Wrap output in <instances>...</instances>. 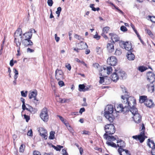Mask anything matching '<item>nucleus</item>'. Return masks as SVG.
Listing matches in <instances>:
<instances>
[{
    "mask_svg": "<svg viewBox=\"0 0 155 155\" xmlns=\"http://www.w3.org/2000/svg\"><path fill=\"white\" fill-rule=\"evenodd\" d=\"M114 107L112 105H107L104 110V115L109 121L112 122L114 118Z\"/></svg>",
    "mask_w": 155,
    "mask_h": 155,
    "instance_id": "obj_1",
    "label": "nucleus"
},
{
    "mask_svg": "<svg viewBox=\"0 0 155 155\" xmlns=\"http://www.w3.org/2000/svg\"><path fill=\"white\" fill-rule=\"evenodd\" d=\"M121 97L123 100L122 102L124 104L128 106L130 108L134 107L136 104V99L133 97H127L122 95Z\"/></svg>",
    "mask_w": 155,
    "mask_h": 155,
    "instance_id": "obj_2",
    "label": "nucleus"
},
{
    "mask_svg": "<svg viewBox=\"0 0 155 155\" xmlns=\"http://www.w3.org/2000/svg\"><path fill=\"white\" fill-rule=\"evenodd\" d=\"M22 30L21 28L18 29L15 33L14 35V41L18 46L20 45V42H21L22 40Z\"/></svg>",
    "mask_w": 155,
    "mask_h": 155,
    "instance_id": "obj_3",
    "label": "nucleus"
},
{
    "mask_svg": "<svg viewBox=\"0 0 155 155\" xmlns=\"http://www.w3.org/2000/svg\"><path fill=\"white\" fill-rule=\"evenodd\" d=\"M104 130L107 134L111 135L113 134L115 132L114 126L112 124H107L104 127Z\"/></svg>",
    "mask_w": 155,
    "mask_h": 155,
    "instance_id": "obj_4",
    "label": "nucleus"
},
{
    "mask_svg": "<svg viewBox=\"0 0 155 155\" xmlns=\"http://www.w3.org/2000/svg\"><path fill=\"white\" fill-rule=\"evenodd\" d=\"M120 45L122 48H124L128 51H130L132 50L131 44L128 42L121 41L120 43Z\"/></svg>",
    "mask_w": 155,
    "mask_h": 155,
    "instance_id": "obj_5",
    "label": "nucleus"
},
{
    "mask_svg": "<svg viewBox=\"0 0 155 155\" xmlns=\"http://www.w3.org/2000/svg\"><path fill=\"white\" fill-rule=\"evenodd\" d=\"M41 119L44 121H47L48 118V115L47 109L44 108L42 110L40 114Z\"/></svg>",
    "mask_w": 155,
    "mask_h": 155,
    "instance_id": "obj_6",
    "label": "nucleus"
},
{
    "mask_svg": "<svg viewBox=\"0 0 155 155\" xmlns=\"http://www.w3.org/2000/svg\"><path fill=\"white\" fill-rule=\"evenodd\" d=\"M147 78L150 83H153L155 81V75L151 72H149L147 74Z\"/></svg>",
    "mask_w": 155,
    "mask_h": 155,
    "instance_id": "obj_7",
    "label": "nucleus"
},
{
    "mask_svg": "<svg viewBox=\"0 0 155 155\" xmlns=\"http://www.w3.org/2000/svg\"><path fill=\"white\" fill-rule=\"evenodd\" d=\"M118 76L119 77V79H125L127 77V74L125 72L122 71L121 69H117Z\"/></svg>",
    "mask_w": 155,
    "mask_h": 155,
    "instance_id": "obj_8",
    "label": "nucleus"
},
{
    "mask_svg": "<svg viewBox=\"0 0 155 155\" xmlns=\"http://www.w3.org/2000/svg\"><path fill=\"white\" fill-rule=\"evenodd\" d=\"M107 64L111 66H114L117 64V59L114 56H111L107 59Z\"/></svg>",
    "mask_w": 155,
    "mask_h": 155,
    "instance_id": "obj_9",
    "label": "nucleus"
},
{
    "mask_svg": "<svg viewBox=\"0 0 155 155\" xmlns=\"http://www.w3.org/2000/svg\"><path fill=\"white\" fill-rule=\"evenodd\" d=\"M63 73L62 71L59 69H57L55 72V78L58 81L61 80L63 78Z\"/></svg>",
    "mask_w": 155,
    "mask_h": 155,
    "instance_id": "obj_10",
    "label": "nucleus"
},
{
    "mask_svg": "<svg viewBox=\"0 0 155 155\" xmlns=\"http://www.w3.org/2000/svg\"><path fill=\"white\" fill-rule=\"evenodd\" d=\"M38 130L39 132L40 135L45 139L47 138V131L43 128L40 127L38 128Z\"/></svg>",
    "mask_w": 155,
    "mask_h": 155,
    "instance_id": "obj_11",
    "label": "nucleus"
},
{
    "mask_svg": "<svg viewBox=\"0 0 155 155\" xmlns=\"http://www.w3.org/2000/svg\"><path fill=\"white\" fill-rule=\"evenodd\" d=\"M115 111L117 112H122L123 111H124L125 108H123L122 104H120L116 105L115 106Z\"/></svg>",
    "mask_w": 155,
    "mask_h": 155,
    "instance_id": "obj_12",
    "label": "nucleus"
},
{
    "mask_svg": "<svg viewBox=\"0 0 155 155\" xmlns=\"http://www.w3.org/2000/svg\"><path fill=\"white\" fill-rule=\"evenodd\" d=\"M144 105L149 108H151L154 106V103L152 100L151 99H147L144 102Z\"/></svg>",
    "mask_w": 155,
    "mask_h": 155,
    "instance_id": "obj_13",
    "label": "nucleus"
},
{
    "mask_svg": "<svg viewBox=\"0 0 155 155\" xmlns=\"http://www.w3.org/2000/svg\"><path fill=\"white\" fill-rule=\"evenodd\" d=\"M117 76V69H115V72L111 75L110 76L112 80L114 82H117L119 80V77Z\"/></svg>",
    "mask_w": 155,
    "mask_h": 155,
    "instance_id": "obj_14",
    "label": "nucleus"
},
{
    "mask_svg": "<svg viewBox=\"0 0 155 155\" xmlns=\"http://www.w3.org/2000/svg\"><path fill=\"white\" fill-rule=\"evenodd\" d=\"M118 152L120 155H130L127 150L123 148H119Z\"/></svg>",
    "mask_w": 155,
    "mask_h": 155,
    "instance_id": "obj_15",
    "label": "nucleus"
},
{
    "mask_svg": "<svg viewBox=\"0 0 155 155\" xmlns=\"http://www.w3.org/2000/svg\"><path fill=\"white\" fill-rule=\"evenodd\" d=\"M78 45V47L79 48V49L80 50L88 48L86 43L82 41H81Z\"/></svg>",
    "mask_w": 155,
    "mask_h": 155,
    "instance_id": "obj_16",
    "label": "nucleus"
},
{
    "mask_svg": "<svg viewBox=\"0 0 155 155\" xmlns=\"http://www.w3.org/2000/svg\"><path fill=\"white\" fill-rule=\"evenodd\" d=\"M108 134H105L104 135V137L106 140H107L109 141H114L116 140V138L113 136H108Z\"/></svg>",
    "mask_w": 155,
    "mask_h": 155,
    "instance_id": "obj_17",
    "label": "nucleus"
},
{
    "mask_svg": "<svg viewBox=\"0 0 155 155\" xmlns=\"http://www.w3.org/2000/svg\"><path fill=\"white\" fill-rule=\"evenodd\" d=\"M109 35L111 37V38L114 43L115 42L118 41L120 40L119 38L116 35L113 33H110Z\"/></svg>",
    "mask_w": 155,
    "mask_h": 155,
    "instance_id": "obj_18",
    "label": "nucleus"
},
{
    "mask_svg": "<svg viewBox=\"0 0 155 155\" xmlns=\"http://www.w3.org/2000/svg\"><path fill=\"white\" fill-rule=\"evenodd\" d=\"M133 118L135 122L137 123L140 122L141 120V116L139 113L134 114L133 116Z\"/></svg>",
    "mask_w": 155,
    "mask_h": 155,
    "instance_id": "obj_19",
    "label": "nucleus"
},
{
    "mask_svg": "<svg viewBox=\"0 0 155 155\" xmlns=\"http://www.w3.org/2000/svg\"><path fill=\"white\" fill-rule=\"evenodd\" d=\"M37 95V92L35 90L34 91L30 92L28 94V97L30 99L36 97Z\"/></svg>",
    "mask_w": 155,
    "mask_h": 155,
    "instance_id": "obj_20",
    "label": "nucleus"
},
{
    "mask_svg": "<svg viewBox=\"0 0 155 155\" xmlns=\"http://www.w3.org/2000/svg\"><path fill=\"white\" fill-rule=\"evenodd\" d=\"M24 40H30L31 38L32 34L30 32H28L23 34Z\"/></svg>",
    "mask_w": 155,
    "mask_h": 155,
    "instance_id": "obj_21",
    "label": "nucleus"
},
{
    "mask_svg": "<svg viewBox=\"0 0 155 155\" xmlns=\"http://www.w3.org/2000/svg\"><path fill=\"white\" fill-rule=\"evenodd\" d=\"M127 56L129 60H133L135 58V55L132 53L131 51H129L127 52Z\"/></svg>",
    "mask_w": 155,
    "mask_h": 155,
    "instance_id": "obj_22",
    "label": "nucleus"
},
{
    "mask_svg": "<svg viewBox=\"0 0 155 155\" xmlns=\"http://www.w3.org/2000/svg\"><path fill=\"white\" fill-rule=\"evenodd\" d=\"M22 44L26 46L32 45H33V42L30 40H23L22 41Z\"/></svg>",
    "mask_w": 155,
    "mask_h": 155,
    "instance_id": "obj_23",
    "label": "nucleus"
},
{
    "mask_svg": "<svg viewBox=\"0 0 155 155\" xmlns=\"http://www.w3.org/2000/svg\"><path fill=\"white\" fill-rule=\"evenodd\" d=\"M147 87L149 91L152 93L154 91V84L153 83H150V84L147 85Z\"/></svg>",
    "mask_w": 155,
    "mask_h": 155,
    "instance_id": "obj_24",
    "label": "nucleus"
},
{
    "mask_svg": "<svg viewBox=\"0 0 155 155\" xmlns=\"http://www.w3.org/2000/svg\"><path fill=\"white\" fill-rule=\"evenodd\" d=\"M107 48L109 52H112L114 51V46L113 44L111 43H108Z\"/></svg>",
    "mask_w": 155,
    "mask_h": 155,
    "instance_id": "obj_25",
    "label": "nucleus"
},
{
    "mask_svg": "<svg viewBox=\"0 0 155 155\" xmlns=\"http://www.w3.org/2000/svg\"><path fill=\"white\" fill-rule=\"evenodd\" d=\"M148 145L152 149V150L155 148V144L153 140H150V139L148 140Z\"/></svg>",
    "mask_w": 155,
    "mask_h": 155,
    "instance_id": "obj_26",
    "label": "nucleus"
},
{
    "mask_svg": "<svg viewBox=\"0 0 155 155\" xmlns=\"http://www.w3.org/2000/svg\"><path fill=\"white\" fill-rule=\"evenodd\" d=\"M117 146L119 147V148H123L125 146V143L122 140H120L119 142H117Z\"/></svg>",
    "mask_w": 155,
    "mask_h": 155,
    "instance_id": "obj_27",
    "label": "nucleus"
},
{
    "mask_svg": "<svg viewBox=\"0 0 155 155\" xmlns=\"http://www.w3.org/2000/svg\"><path fill=\"white\" fill-rule=\"evenodd\" d=\"M130 110L133 115H134V114L138 113L137 109L135 108V106L130 108Z\"/></svg>",
    "mask_w": 155,
    "mask_h": 155,
    "instance_id": "obj_28",
    "label": "nucleus"
},
{
    "mask_svg": "<svg viewBox=\"0 0 155 155\" xmlns=\"http://www.w3.org/2000/svg\"><path fill=\"white\" fill-rule=\"evenodd\" d=\"M28 106V108H26V110L32 114H35L36 112L35 109V108H33L31 106Z\"/></svg>",
    "mask_w": 155,
    "mask_h": 155,
    "instance_id": "obj_29",
    "label": "nucleus"
},
{
    "mask_svg": "<svg viewBox=\"0 0 155 155\" xmlns=\"http://www.w3.org/2000/svg\"><path fill=\"white\" fill-rule=\"evenodd\" d=\"M147 100V97L146 96H142L140 97L139 102L140 103H144Z\"/></svg>",
    "mask_w": 155,
    "mask_h": 155,
    "instance_id": "obj_30",
    "label": "nucleus"
},
{
    "mask_svg": "<svg viewBox=\"0 0 155 155\" xmlns=\"http://www.w3.org/2000/svg\"><path fill=\"white\" fill-rule=\"evenodd\" d=\"M103 69L104 70L106 71L107 74H109L112 71V68L110 66L104 67Z\"/></svg>",
    "mask_w": 155,
    "mask_h": 155,
    "instance_id": "obj_31",
    "label": "nucleus"
},
{
    "mask_svg": "<svg viewBox=\"0 0 155 155\" xmlns=\"http://www.w3.org/2000/svg\"><path fill=\"white\" fill-rule=\"evenodd\" d=\"M106 144L108 146H111L112 147H117V145L116 144L113 142H110V141H107L106 142Z\"/></svg>",
    "mask_w": 155,
    "mask_h": 155,
    "instance_id": "obj_32",
    "label": "nucleus"
},
{
    "mask_svg": "<svg viewBox=\"0 0 155 155\" xmlns=\"http://www.w3.org/2000/svg\"><path fill=\"white\" fill-rule=\"evenodd\" d=\"M121 88L123 93L124 94L123 95L125 97H127L129 95L128 92L126 91V88L124 87H121Z\"/></svg>",
    "mask_w": 155,
    "mask_h": 155,
    "instance_id": "obj_33",
    "label": "nucleus"
},
{
    "mask_svg": "<svg viewBox=\"0 0 155 155\" xmlns=\"http://www.w3.org/2000/svg\"><path fill=\"white\" fill-rule=\"evenodd\" d=\"M145 138H147V137L146 136H140L139 135L138 140H139L140 143H142L144 141Z\"/></svg>",
    "mask_w": 155,
    "mask_h": 155,
    "instance_id": "obj_34",
    "label": "nucleus"
},
{
    "mask_svg": "<svg viewBox=\"0 0 155 155\" xmlns=\"http://www.w3.org/2000/svg\"><path fill=\"white\" fill-rule=\"evenodd\" d=\"M145 127L143 124H142V127L141 132H140V134L139 135L140 136H145V133H144V130H145Z\"/></svg>",
    "mask_w": 155,
    "mask_h": 155,
    "instance_id": "obj_35",
    "label": "nucleus"
},
{
    "mask_svg": "<svg viewBox=\"0 0 155 155\" xmlns=\"http://www.w3.org/2000/svg\"><path fill=\"white\" fill-rule=\"evenodd\" d=\"M147 69V68L146 67L140 66L139 67L138 70L141 72H143Z\"/></svg>",
    "mask_w": 155,
    "mask_h": 155,
    "instance_id": "obj_36",
    "label": "nucleus"
},
{
    "mask_svg": "<svg viewBox=\"0 0 155 155\" xmlns=\"http://www.w3.org/2000/svg\"><path fill=\"white\" fill-rule=\"evenodd\" d=\"M52 146L57 151H60L61 148H63V146L61 145H58L56 147L54 145H52Z\"/></svg>",
    "mask_w": 155,
    "mask_h": 155,
    "instance_id": "obj_37",
    "label": "nucleus"
},
{
    "mask_svg": "<svg viewBox=\"0 0 155 155\" xmlns=\"http://www.w3.org/2000/svg\"><path fill=\"white\" fill-rule=\"evenodd\" d=\"M55 132L54 131H51L50 134L49 139H53L54 138Z\"/></svg>",
    "mask_w": 155,
    "mask_h": 155,
    "instance_id": "obj_38",
    "label": "nucleus"
},
{
    "mask_svg": "<svg viewBox=\"0 0 155 155\" xmlns=\"http://www.w3.org/2000/svg\"><path fill=\"white\" fill-rule=\"evenodd\" d=\"M85 87V85L84 84H80L79 85V90L80 91H84Z\"/></svg>",
    "mask_w": 155,
    "mask_h": 155,
    "instance_id": "obj_39",
    "label": "nucleus"
},
{
    "mask_svg": "<svg viewBox=\"0 0 155 155\" xmlns=\"http://www.w3.org/2000/svg\"><path fill=\"white\" fill-rule=\"evenodd\" d=\"M96 51L97 54H101L102 52V49L100 47H97L96 48Z\"/></svg>",
    "mask_w": 155,
    "mask_h": 155,
    "instance_id": "obj_40",
    "label": "nucleus"
},
{
    "mask_svg": "<svg viewBox=\"0 0 155 155\" xmlns=\"http://www.w3.org/2000/svg\"><path fill=\"white\" fill-rule=\"evenodd\" d=\"M110 28L108 27H106L104 28L103 30L102 33L106 34L108 32V31L109 30Z\"/></svg>",
    "mask_w": 155,
    "mask_h": 155,
    "instance_id": "obj_41",
    "label": "nucleus"
},
{
    "mask_svg": "<svg viewBox=\"0 0 155 155\" xmlns=\"http://www.w3.org/2000/svg\"><path fill=\"white\" fill-rule=\"evenodd\" d=\"M61 11V7L58 8L57 11L56 12V14L57 15V16L58 17Z\"/></svg>",
    "mask_w": 155,
    "mask_h": 155,
    "instance_id": "obj_42",
    "label": "nucleus"
},
{
    "mask_svg": "<svg viewBox=\"0 0 155 155\" xmlns=\"http://www.w3.org/2000/svg\"><path fill=\"white\" fill-rule=\"evenodd\" d=\"M74 38L79 40H83V39L81 37L80 35H78L75 34L74 35Z\"/></svg>",
    "mask_w": 155,
    "mask_h": 155,
    "instance_id": "obj_43",
    "label": "nucleus"
},
{
    "mask_svg": "<svg viewBox=\"0 0 155 155\" xmlns=\"http://www.w3.org/2000/svg\"><path fill=\"white\" fill-rule=\"evenodd\" d=\"M25 147V145L23 144H22L20 148H19V151L20 152H24V148Z\"/></svg>",
    "mask_w": 155,
    "mask_h": 155,
    "instance_id": "obj_44",
    "label": "nucleus"
},
{
    "mask_svg": "<svg viewBox=\"0 0 155 155\" xmlns=\"http://www.w3.org/2000/svg\"><path fill=\"white\" fill-rule=\"evenodd\" d=\"M122 52L120 49H116L115 51V54L116 55H119L121 54Z\"/></svg>",
    "mask_w": 155,
    "mask_h": 155,
    "instance_id": "obj_45",
    "label": "nucleus"
},
{
    "mask_svg": "<svg viewBox=\"0 0 155 155\" xmlns=\"http://www.w3.org/2000/svg\"><path fill=\"white\" fill-rule=\"evenodd\" d=\"M24 118L26 120V121L27 122H28L30 119V117L26 115V114H24Z\"/></svg>",
    "mask_w": 155,
    "mask_h": 155,
    "instance_id": "obj_46",
    "label": "nucleus"
},
{
    "mask_svg": "<svg viewBox=\"0 0 155 155\" xmlns=\"http://www.w3.org/2000/svg\"><path fill=\"white\" fill-rule=\"evenodd\" d=\"M148 18L150 19L152 22H155V17L149 16Z\"/></svg>",
    "mask_w": 155,
    "mask_h": 155,
    "instance_id": "obj_47",
    "label": "nucleus"
},
{
    "mask_svg": "<svg viewBox=\"0 0 155 155\" xmlns=\"http://www.w3.org/2000/svg\"><path fill=\"white\" fill-rule=\"evenodd\" d=\"M120 30L123 31H127V29L124 26H122L120 27Z\"/></svg>",
    "mask_w": 155,
    "mask_h": 155,
    "instance_id": "obj_48",
    "label": "nucleus"
},
{
    "mask_svg": "<svg viewBox=\"0 0 155 155\" xmlns=\"http://www.w3.org/2000/svg\"><path fill=\"white\" fill-rule=\"evenodd\" d=\"M27 91H25V92L24 93L23 91H21V96L23 97H26L27 95Z\"/></svg>",
    "mask_w": 155,
    "mask_h": 155,
    "instance_id": "obj_49",
    "label": "nucleus"
},
{
    "mask_svg": "<svg viewBox=\"0 0 155 155\" xmlns=\"http://www.w3.org/2000/svg\"><path fill=\"white\" fill-rule=\"evenodd\" d=\"M129 107L127 105H126L124 107H123V108H125V111H123V113H126L127 112L129 111Z\"/></svg>",
    "mask_w": 155,
    "mask_h": 155,
    "instance_id": "obj_50",
    "label": "nucleus"
},
{
    "mask_svg": "<svg viewBox=\"0 0 155 155\" xmlns=\"http://www.w3.org/2000/svg\"><path fill=\"white\" fill-rule=\"evenodd\" d=\"M60 102L62 103H64L65 102H67L68 101V99L65 98H64L63 99L60 98Z\"/></svg>",
    "mask_w": 155,
    "mask_h": 155,
    "instance_id": "obj_51",
    "label": "nucleus"
},
{
    "mask_svg": "<svg viewBox=\"0 0 155 155\" xmlns=\"http://www.w3.org/2000/svg\"><path fill=\"white\" fill-rule=\"evenodd\" d=\"M33 101L36 105L38 104L39 103V100L37 99L36 97L34 98Z\"/></svg>",
    "mask_w": 155,
    "mask_h": 155,
    "instance_id": "obj_52",
    "label": "nucleus"
},
{
    "mask_svg": "<svg viewBox=\"0 0 155 155\" xmlns=\"http://www.w3.org/2000/svg\"><path fill=\"white\" fill-rule=\"evenodd\" d=\"M47 3L49 6H51L53 4L52 0H48Z\"/></svg>",
    "mask_w": 155,
    "mask_h": 155,
    "instance_id": "obj_53",
    "label": "nucleus"
},
{
    "mask_svg": "<svg viewBox=\"0 0 155 155\" xmlns=\"http://www.w3.org/2000/svg\"><path fill=\"white\" fill-rule=\"evenodd\" d=\"M146 31H147V34L150 36L152 37L153 35V34L150 30L149 29H147L146 30Z\"/></svg>",
    "mask_w": 155,
    "mask_h": 155,
    "instance_id": "obj_54",
    "label": "nucleus"
},
{
    "mask_svg": "<svg viewBox=\"0 0 155 155\" xmlns=\"http://www.w3.org/2000/svg\"><path fill=\"white\" fill-rule=\"evenodd\" d=\"M27 135L28 136H32V131L31 129L30 130L28 131L27 133Z\"/></svg>",
    "mask_w": 155,
    "mask_h": 155,
    "instance_id": "obj_55",
    "label": "nucleus"
},
{
    "mask_svg": "<svg viewBox=\"0 0 155 155\" xmlns=\"http://www.w3.org/2000/svg\"><path fill=\"white\" fill-rule=\"evenodd\" d=\"M58 84L61 87H62L64 85V82L62 81H59Z\"/></svg>",
    "mask_w": 155,
    "mask_h": 155,
    "instance_id": "obj_56",
    "label": "nucleus"
},
{
    "mask_svg": "<svg viewBox=\"0 0 155 155\" xmlns=\"http://www.w3.org/2000/svg\"><path fill=\"white\" fill-rule=\"evenodd\" d=\"M93 66L95 68H98L99 67V65L97 63H95L93 64Z\"/></svg>",
    "mask_w": 155,
    "mask_h": 155,
    "instance_id": "obj_57",
    "label": "nucleus"
},
{
    "mask_svg": "<svg viewBox=\"0 0 155 155\" xmlns=\"http://www.w3.org/2000/svg\"><path fill=\"white\" fill-rule=\"evenodd\" d=\"M90 86H85V87H84V91H86L89 90H90Z\"/></svg>",
    "mask_w": 155,
    "mask_h": 155,
    "instance_id": "obj_58",
    "label": "nucleus"
},
{
    "mask_svg": "<svg viewBox=\"0 0 155 155\" xmlns=\"http://www.w3.org/2000/svg\"><path fill=\"white\" fill-rule=\"evenodd\" d=\"M94 4H91L90 5V7L92 8V10L94 11H96V9L95 8L94 6Z\"/></svg>",
    "mask_w": 155,
    "mask_h": 155,
    "instance_id": "obj_59",
    "label": "nucleus"
},
{
    "mask_svg": "<svg viewBox=\"0 0 155 155\" xmlns=\"http://www.w3.org/2000/svg\"><path fill=\"white\" fill-rule=\"evenodd\" d=\"M100 80L99 81V83L101 84H102L104 82V78L103 77H100Z\"/></svg>",
    "mask_w": 155,
    "mask_h": 155,
    "instance_id": "obj_60",
    "label": "nucleus"
},
{
    "mask_svg": "<svg viewBox=\"0 0 155 155\" xmlns=\"http://www.w3.org/2000/svg\"><path fill=\"white\" fill-rule=\"evenodd\" d=\"M33 155H41L40 153L38 151H35L33 152Z\"/></svg>",
    "mask_w": 155,
    "mask_h": 155,
    "instance_id": "obj_61",
    "label": "nucleus"
},
{
    "mask_svg": "<svg viewBox=\"0 0 155 155\" xmlns=\"http://www.w3.org/2000/svg\"><path fill=\"white\" fill-rule=\"evenodd\" d=\"M94 38L95 39H96L97 40H99L100 38V36L98 35L97 34H96L94 36Z\"/></svg>",
    "mask_w": 155,
    "mask_h": 155,
    "instance_id": "obj_62",
    "label": "nucleus"
},
{
    "mask_svg": "<svg viewBox=\"0 0 155 155\" xmlns=\"http://www.w3.org/2000/svg\"><path fill=\"white\" fill-rule=\"evenodd\" d=\"M55 36V38L56 41L58 42L60 39V38L57 36V34H55L54 35Z\"/></svg>",
    "mask_w": 155,
    "mask_h": 155,
    "instance_id": "obj_63",
    "label": "nucleus"
},
{
    "mask_svg": "<svg viewBox=\"0 0 155 155\" xmlns=\"http://www.w3.org/2000/svg\"><path fill=\"white\" fill-rule=\"evenodd\" d=\"M83 132V133L82 134L88 135H89L90 134V132L88 131L84 130Z\"/></svg>",
    "mask_w": 155,
    "mask_h": 155,
    "instance_id": "obj_64",
    "label": "nucleus"
}]
</instances>
